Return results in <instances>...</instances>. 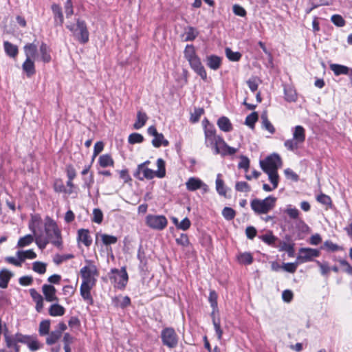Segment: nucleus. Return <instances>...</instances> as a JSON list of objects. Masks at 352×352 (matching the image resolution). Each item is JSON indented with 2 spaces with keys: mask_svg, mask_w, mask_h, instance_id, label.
Returning <instances> with one entry per match:
<instances>
[{
  "mask_svg": "<svg viewBox=\"0 0 352 352\" xmlns=\"http://www.w3.org/2000/svg\"><path fill=\"white\" fill-rule=\"evenodd\" d=\"M205 144L213 150L216 155L221 156L232 155L238 151L237 148L227 144L220 135H217L214 125H204Z\"/></svg>",
  "mask_w": 352,
  "mask_h": 352,
  "instance_id": "nucleus-1",
  "label": "nucleus"
},
{
  "mask_svg": "<svg viewBox=\"0 0 352 352\" xmlns=\"http://www.w3.org/2000/svg\"><path fill=\"white\" fill-rule=\"evenodd\" d=\"M45 236L50 240V243L59 249L63 248V240L60 230L56 223L50 217H47L44 223Z\"/></svg>",
  "mask_w": 352,
  "mask_h": 352,
  "instance_id": "nucleus-2",
  "label": "nucleus"
},
{
  "mask_svg": "<svg viewBox=\"0 0 352 352\" xmlns=\"http://www.w3.org/2000/svg\"><path fill=\"white\" fill-rule=\"evenodd\" d=\"M66 27L72 32L74 38L80 43L85 44L89 41V32L88 31L87 23L84 20L77 19L75 24H67Z\"/></svg>",
  "mask_w": 352,
  "mask_h": 352,
  "instance_id": "nucleus-3",
  "label": "nucleus"
},
{
  "mask_svg": "<svg viewBox=\"0 0 352 352\" xmlns=\"http://www.w3.org/2000/svg\"><path fill=\"white\" fill-rule=\"evenodd\" d=\"M276 200L275 197L271 195L263 199L255 198L251 201L250 206L256 214H267L275 207Z\"/></svg>",
  "mask_w": 352,
  "mask_h": 352,
  "instance_id": "nucleus-4",
  "label": "nucleus"
},
{
  "mask_svg": "<svg viewBox=\"0 0 352 352\" xmlns=\"http://www.w3.org/2000/svg\"><path fill=\"white\" fill-rule=\"evenodd\" d=\"M42 225V221L40 217L37 215L32 216L29 223V228L35 236V242L41 250H44L47 245L50 243V240L43 235L42 232H38V230Z\"/></svg>",
  "mask_w": 352,
  "mask_h": 352,
  "instance_id": "nucleus-5",
  "label": "nucleus"
},
{
  "mask_svg": "<svg viewBox=\"0 0 352 352\" xmlns=\"http://www.w3.org/2000/svg\"><path fill=\"white\" fill-rule=\"evenodd\" d=\"M86 262L87 265L80 270L82 282L96 285L99 275L98 270L91 261H86Z\"/></svg>",
  "mask_w": 352,
  "mask_h": 352,
  "instance_id": "nucleus-6",
  "label": "nucleus"
},
{
  "mask_svg": "<svg viewBox=\"0 0 352 352\" xmlns=\"http://www.w3.org/2000/svg\"><path fill=\"white\" fill-rule=\"evenodd\" d=\"M260 166L264 172L277 171L282 166V160L278 154L273 153L264 160H261Z\"/></svg>",
  "mask_w": 352,
  "mask_h": 352,
  "instance_id": "nucleus-7",
  "label": "nucleus"
},
{
  "mask_svg": "<svg viewBox=\"0 0 352 352\" xmlns=\"http://www.w3.org/2000/svg\"><path fill=\"white\" fill-rule=\"evenodd\" d=\"M145 221L147 226L156 230H164L168 224V220L164 215L148 214Z\"/></svg>",
  "mask_w": 352,
  "mask_h": 352,
  "instance_id": "nucleus-8",
  "label": "nucleus"
},
{
  "mask_svg": "<svg viewBox=\"0 0 352 352\" xmlns=\"http://www.w3.org/2000/svg\"><path fill=\"white\" fill-rule=\"evenodd\" d=\"M161 338L164 345L169 348H175L178 343V336L171 327L164 329L161 332Z\"/></svg>",
  "mask_w": 352,
  "mask_h": 352,
  "instance_id": "nucleus-9",
  "label": "nucleus"
},
{
  "mask_svg": "<svg viewBox=\"0 0 352 352\" xmlns=\"http://www.w3.org/2000/svg\"><path fill=\"white\" fill-rule=\"evenodd\" d=\"M111 272L115 274V275L111 278V280H113L115 287L120 289H123L126 287L129 279L125 267H122L121 270L113 269Z\"/></svg>",
  "mask_w": 352,
  "mask_h": 352,
  "instance_id": "nucleus-10",
  "label": "nucleus"
},
{
  "mask_svg": "<svg viewBox=\"0 0 352 352\" xmlns=\"http://www.w3.org/2000/svg\"><path fill=\"white\" fill-rule=\"evenodd\" d=\"M320 255V251L317 249L309 248H302L298 251V255L296 260L299 263H307L311 261L314 258Z\"/></svg>",
  "mask_w": 352,
  "mask_h": 352,
  "instance_id": "nucleus-11",
  "label": "nucleus"
},
{
  "mask_svg": "<svg viewBox=\"0 0 352 352\" xmlns=\"http://www.w3.org/2000/svg\"><path fill=\"white\" fill-rule=\"evenodd\" d=\"M148 134L153 136L154 138L152 140V144L155 148H159L162 146H167L169 144V142L164 138L162 133L157 132L155 126H151L147 129Z\"/></svg>",
  "mask_w": 352,
  "mask_h": 352,
  "instance_id": "nucleus-12",
  "label": "nucleus"
},
{
  "mask_svg": "<svg viewBox=\"0 0 352 352\" xmlns=\"http://www.w3.org/2000/svg\"><path fill=\"white\" fill-rule=\"evenodd\" d=\"M186 186L188 190L195 191L198 189H202L204 192H207L208 190V186L204 183L199 178L190 177L186 182Z\"/></svg>",
  "mask_w": 352,
  "mask_h": 352,
  "instance_id": "nucleus-13",
  "label": "nucleus"
},
{
  "mask_svg": "<svg viewBox=\"0 0 352 352\" xmlns=\"http://www.w3.org/2000/svg\"><path fill=\"white\" fill-rule=\"evenodd\" d=\"M134 177L140 180L152 179L156 177L155 170L148 168V167H143V165H138L136 172L134 173Z\"/></svg>",
  "mask_w": 352,
  "mask_h": 352,
  "instance_id": "nucleus-14",
  "label": "nucleus"
},
{
  "mask_svg": "<svg viewBox=\"0 0 352 352\" xmlns=\"http://www.w3.org/2000/svg\"><path fill=\"white\" fill-rule=\"evenodd\" d=\"M191 68L196 72L203 80L207 78V73L203 66L200 58L197 56L188 61Z\"/></svg>",
  "mask_w": 352,
  "mask_h": 352,
  "instance_id": "nucleus-15",
  "label": "nucleus"
},
{
  "mask_svg": "<svg viewBox=\"0 0 352 352\" xmlns=\"http://www.w3.org/2000/svg\"><path fill=\"white\" fill-rule=\"evenodd\" d=\"M96 285L82 283L80 285V296L84 300L87 301L89 305L94 302L93 298L91 294V290L95 287Z\"/></svg>",
  "mask_w": 352,
  "mask_h": 352,
  "instance_id": "nucleus-16",
  "label": "nucleus"
},
{
  "mask_svg": "<svg viewBox=\"0 0 352 352\" xmlns=\"http://www.w3.org/2000/svg\"><path fill=\"white\" fill-rule=\"evenodd\" d=\"M100 240L102 245L108 246L112 244H116L118 241V238L113 235L98 232L96 234V245L99 243Z\"/></svg>",
  "mask_w": 352,
  "mask_h": 352,
  "instance_id": "nucleus-17",
  "label": "nucleus"
},
{
  "mask_svg": "<svg viewBox=\"0 0 352 352\" xmlns=\"http://www.w3.org/2000/svg\"><path fill=\"white\" fill-rule=\"evenodd\" d=\"M51 8L54 16L55 25L62 26L64 22V16L61 7L58 4L53 3Z\"/></svg>",
  "mask_w": 352,
  "mask_h": 352,
  "instance_id": "nucleus-18",
  "label": "nucleus"
},
{
  "mask_svg": "<svg viewBox=\"0 0 352 352\" xmlns=\"http://www.w3.org/2000/svg\"><path fill=\"white\" fill-rule=\"evenodd\" d=\"M42 291L47 301L53 302L58 300L56 296V290L53 285L45 284L42 287Z\"/></svg>",
  "mask_w": 352,
  "mask_h": 352,
  "instance_id": "nucleus-19",
  "label": "nucleus"
},
{
  "mask_svg": "<svg viewBox=\"0 0 352 352\" xmlns=\"http://www.w3.org/2000/svg\"><path fill=\"white\" fill-rule=\"evenodd\" d=\"M292 138L304 144L306 138L305 129L300 125H297L292 129Z\"/></svg>",
  "mask_w": 352,
  "mask_h": 352,
  "instance_id": "nucleus-20",
  "label": "nucleus"
},
{
  "mask_svg": "<svg viewBox=\"0 0 352 352\" xmlns=\"http://www.w3.org/2000/svg\"><path fill=\"white\" fill-rule=\"evenodd\" d=\"M207 66L212 70H217L222 63V58L217 55H210L206 58Z\"/></svg>",
  "mask_w": 352,
  "mask_h": 352,
  "instance_id": "nucleus-21",
  "label": "nucleus"
},
{
  "mask_svg": "<svg viewBox=\"0 0 352 352\" xmlns=\"http://www.w3.org/2000/svg\"><path fill=\"white\" fill-rule=\"evenodd\" d=\"M30 294L36 303V310L41 312L43 308V296L34 288L30 289Z\"/></svg>",
  "mask_w": 352,
  "mask_h": 352,
  "instance_id": "nucleus-22",
  "label": "nucleus"
},
{
  "mask_svg": "<svg viewBox=\"0 0 352 352\" xmlns=\"http://www.w3.org/2000/svg\"><path fill=\"white\" fill-rule=\"evenodd\" d=\"M78 241L82 242L87 247L90 246L92 243V239L89 230L87 229L78 230Z\"/></svg>",
  "mask_w": 352,
  "mask_h": 352,
  "instance_id": "nucleus-23",
  "label": "nucleus"
},
{
  "mask_svg": "<svg viewBox=\"0 0 352 352\" xmlns=\"http://www.w3.org/2000/svg\"><path fill=\"white\" fill-rule=\"evenodd\" d=\"M13 275V273L7 269L1 270L0 271V287L2 289L7 288L8 283Z\"/></svg>",
  "mask_w": 352,
  "mask_h": 352,
  "instance_id": "nucleus-24",
  "label": "nucleus"
},
{
  "mask_svg": "<svg viewBox=\"0 0 352 352\" xmlns=\"http://www.w3.org/2000/svg\"><path fill=\"white\" fill-rule=\"evenodd\" d=\"M217 124L220 130L223 132H230L233 129L230 120L226 116L220 117L217 122Z\"/></svg>",
  "mask_w": 352,
  "mask_h": 352,
  "instance_id": "nucleus-25",
  "label": "nucleus"
},
{
  "mask_svg": "<svg viewBox=\"0 0 352 352\" xmlns=\"http://www.w3.org/2000/svg\"><path fill=\"white\" fill-rule=\"evenodd\" d=\"M302 144L303 143L293 138L288 139L284 142V146L287 150L294 153H298V151L301 148Z\"/></svg>",
  "mask_w": 352,
  "mask_h": 352,
  "instance_id": "nucleus-26",
  "label": "nucleus"
},
{
  "mask_svg": "<svg viewBox=\"0 0 352 352\" xmlns=\"http://www.w3.org/2000/svg\"><path fill=\"white\" fill-rule=\"evenodd\" d=\"M331 70L334 73L336 76L340 75H349L351 72V69L348 67L340 64H331L329 65Z\"/></svg>",
  "mask_w": 352,
  "mask_h": 352,
  "instance_id": "nucleus-27",
  "label": "nucleus"
},
{
  "mask_svg": "<svg viewBox=\"0 0 352 352\" xmlns=\"http://www.w3.org/2000/svg\"><path fill=\"white\" fill-rule=\"evenodd\" d=\"M258 237L262 241L268 245L273 248L277 247L276 241H278V237L274 236L272 231H268L266 234L261 235Z\"/></svg>",
  "mask_w": 352,
  "mask_h": 352,
  "instance_id": "nucleus-28",
  "label": "nucleus"
},
{
  "mask_svg": "<svg viewBox=\"0 0 352 352\" xmlns=\"http://www.w3.org/2000/svg\"><path fill=\"white\" fill-rule=\"evenodd\" d=\"M3 47L5 52L8 56L15 58L17 56L19 50L16 45H13L9 41H4Z\"/></svg>",
  "mask_w": 352,
  "mask_h": 352,
  "instance_id": "nucleus-29",
  "label": "nucleus"
},
{
  "mask_svg": "<svg viewBox=\"0 0 352 352\" xmlns=\"http://www.w3.org/2000/svg\"><path fill=\"white\" fill-rule=\"evenodd\" d=\"M24 52L26 56V58L28 59H34L37 53V46L34 43H28L24 47Z\"/></svg>",
  "mask_w": 352,
  "mask_h": 352,
  "instance_id": "nucleus-30",
  "label": "nucleus"
},
{
  "mask_svg": "<svg viewBox=\"0 0 352 352\" xmlns=\"http://www.w3.org/2000/svg\"><path fill=\"white\" fill-rule=\"evenodd\" d=\"M285 99L287 102H295L297 100V94L293 87L286 85L284 87Z\"/></svg>",
  "mask_w": 352,
  "mask_h": 352,
  "instance_id": "nucleus-31",
  "label": "nucleus"
},
{
  "mask_svg": "<svg viewBox=\"0 0 352 352\" xmlns=\"http://www.w3.org/2000/svg\"><path fill=\"white\" fill-rule=\"evenodd\" d=\"M148 120V116L146 113L139 111L137 113V119L133 124V127L135 129H140L144 126Z\"/></svg>",
  "mask_w": 352,
  "mask_h": 352,
  "instance_id": "nucleus-32",
  "label": "nucleus"
},
{
  "mask_svg": "<svg viewBox=\"0 0 352 352\" xmlns=\"http://www.w3.org/2000/svg\"><path fill=\"white\" fill-rule=\"evenodd\" d=\"M236 259L241 265H250L253 262V257L250 252H241L237 254Z\"/></svg>",
  "mask_w": 352,
  "mask_h": 352,
  "instance_id": "nucleus-33",
  "label": "nucleus"
},
{
  "mask_svg": "<svg viewBox=\"0 0 352 352\" xmlns=\"http://www.w3.org/2000/svg\"><path fill=\"white\" fill-rule=\"evenodd\" d=\"M22 68L28 76H31L35 74V67L32 59L26 58L22 65Z\"/></svg>",
  "mask_w": 352,
  "mask_h": 352,
  "instance_id": "nucleus-34",
  "label": "nucleus"
},
{
  "mask_svg": "<svg viewBox=\"0 0 352 352\" xmlns=\"http://www.w3.org/2000/svg\"><path fill=\"white\" fill-rule=\"evenodd\" d=\"M113 303L116 307H120L124 308L129 305L131 300L128 296H115L112 298Z\"/></svg>",
  "mask_w": 352,
  "mask_h": 352,
  "instance_id": "nucleus-35",
  "label": "nucleus"
},
{
  "mask_svg": "<svg viewBox=\"0 0 352 352\" xmlns=\"http://www.w3.org/2000/svg\"><path fill=\"white\" fill-rule=\"evenodd\" d=\"M98 163L101 167L106 168L108 166H113L114 161L110 155L104 154L99 157Z\"/></svg>",
  "mask_w": 352,
  "mask_h": 352,
  "instance_id": "nucleus-36",
  "label": "nucleus"
},
{
  "mask_svg": "<svg viewBox=\"0 0 352 352\" xmlns=\"http://www.w3.org/2000/svg\"><path fill=\"white\" fill-rule=\"evenodd\" d=\"M16 256L21 261L23 262L25 259H34L36 258V254L32 250L26 251H18Z\"/></svg>",
  "mask_w": 352,
  "mask_h": 352,
  "instance_id": "nucleus-37",
  "label": "nucleus"
},
{
  "mask_svg": "<svg viewBox=\"0 0 352 352\" xmlns=\"http://www.w3.org/2000/svg\"><path fill=\"white\" fill-rule=\"evenodd\" d=\"M157 170H155L156 177L158 178H163L166 175V164L164 160L159 158L157 160Z\"/></svg>",
  "mask_w": 352,
  "mask_h": 352,
  "instance_id": "nucleus-38",
  "label": "nucleus"
},
{
  "mask_svg": "<svg viewBox=\"0 0 352 352\" xmlns=\"http://www.w3.org/2000/svg\"><path fill=\"white\" fill-rule=\"evenodd\" d=\"M199 32L193 27H188L184 34L185 41H192L198 36Z\"/></svg>",
  "mask_w": 352,
  "mask_h": 352,
  "instance_id": "nucleus-39",
  "label": "nucleus"
},
{
  "mask_svg": "<svg viewBox=\"0 0 352 352\" xmlns=\"http://www.w3.org/2000/svg\"><path fill=\"white\" fill-rule=\"evenodd\" d=\"M65 311V308L58 304H53L49 309V314L52 316H61L64 315Z\"/></svg>",
  "mask_w": 352,
  "mask_h": 352,
  "instance_id": "nucleus-40",
  "label": "nucleus"
},
{
  "mask_svg": "<svg viewBox=\"0 0 352 352\" xmlns=\"http://www.w3.org/2000/svg\"><path fill=\"white\" fill-rule=\"evenodd\" d=\"M262 120V127L270 132L271 134H274L275 133V128L273 124L268 120L267 115L266 113H264L261 115Z\"/></svg>",
  "mask_w": 352,
  "mask_h": 352,
  "instance_id": "nucleus-41",
  "label": "nucleus"
},
{
  "mask_svg": "<svg viewBox=\"0 0 352 352\" xmlns=\"http://www.w3.org/2000/svg\"><path fill=\"white\" fill-rule=\"evenodd\" d=\"M39 51L41 53V58L44 63H48L51 60V56L47 45L44 43L40 45Z\"/></svg>",
  "mask_w": 352,
  "mask_h": 352,
  "instance_id": "nucleus-42",
  "label": "nucleus"
},
{
  "mask_svg": "<svg viewBox=\"0 0 352 352\" xmlns=\"http://www.w3.org/2000/svg\"><path fill=\"white\" fill-rule=\"evenodd\" d=\"M216 190L220 195L226 196V190L224 185V182L221 179V175L218 174L216 179Z\"/></svg>",
  "mask_w": 352,
  "mask_h": 352,
  "instance_id": "nucleus-43",
  "label": "nucleus"
},
{
  "mask_svg": "<svg viewBox=\"0 0 352 352\" xmlns=\"http://www.w3.org/2000/svg\"><path fill=\"white\" fill-rule=\"evenodd\" d=\"M285 212L289 217L290 219L294 220H298L300 215V211L292 205H287Z\"/></svg>",
  "mask_w": 352,
  "mask_h": 352,
  "instance_id": "nucleus-44",
  "label": "nucleus"
},
{
  "mask_svg": "<svg viewBox=\"0 0 352 352\" xmlns=\"http://www.w3.org/2000/svg\"><path fill=\"white\" fill-rule=\"evenodd\" d=\"M226 57L231 61H239L241 58V54L239 52H233L230 48H226Z\"/></svg>",
  "mask_w": 352,
  "mask_h": 352,
  "instance_id": "nucleus-45",
  "label": "nucleus"
},
{
  "mask_svg": "<svg viewBox=\"0 0 352 352\" xmlns=\"http://www.w3.org/2000/svg\"><path fill=\"white\" fill-rule=\"evenodd\" d=\"M50 329V321L45 320L40 322L38 332L41 336H45L49 334Z\"/></svg>",
  "mask_w": 352,
  "mask_h": 352,
  "instance_id": "nucleus-46",
  "label": "nucleus"
},
{
  "mask_svg": "<svg viewBox=\"0 0 352 352\" xmlns=\"http://www.w3.org/2000/svg\"><path fill=\"white\" fill-rule=\"evenodd\" d=\"M34 241V236L31 234H27L23 237H21L17 243V246L23 248L29 245Z\"/></svg>",
  "mask_w": 352,
  "mask_h": 352,
  "instance_id": "nucleus-47",
  "label": "nucleus"
},
{
  "mask_svg": "<svg viewBox=\"0 0 352 352\" xmlns=\"http://www.w3.org/2000/svg\"><path fill=\"white\" fill-rule=\"evenodd\" d=\"M258 118V113L256 112H252L246 117L245 124L250 128H254Z\"/></svg>",
  "mask_w": 352,
  "mask_h": 352,
  "instance_id": "nucleus-48",
  "label": "nucleus"
},
{
  "mask_svg": "<svg viewBox=\"0 0 352 352\" xmlns=\"http://www.w3.org/2000/svg\"><path fill=\"white\" fill-rule=\"evenodd\" d=\"M184 56L188 60V61L194 58V57H197L195 47L192 45H187L184 50Z\"/></svg>",
  "mask_w": 352,
  "mask_h": 352,
  "instance_id": "nucleus-49",
  "label": "nucleus"
},
{
  "mask_svg": "<svg viewBox=\"0 0 352 352\" xmlns=\"http://www.w3.org/2000/svg\"><path fill=\"white\" fill-rule=\"evenodd\" d=\"M246 82L251 91L254 92L258 89L260 79L256 76H252Z\"/></svg>",
  "mask_w": 352,
  "mask_h": 352,
  "instance_id": "nucleus-50",
  "label": "nucleus"
},
{
  "mask_svg": "<svg viewBox=\"0 0 352 352\" xmlns=\"http://www.w3.org/2000/svg\"><path fill=\"white\" fill-rule=\"evenodd\" d=\"M61 334L60 331H56V330L52 331L48 337L46 339V343L49 345H52L56 343L58 340L61 337Z\"/></svg>",
  "mask_w": 352,
  "mask_h": 352,
  "instance_id": "nucleus-51",
  "label": "nucleus"
},
{
  "mask_svg": "<svg viewBox=\"0 0 352 352\" xmlns=\"http://www.w3.org/2000/svg\"><path fill=\"white\" fill-rule=\"evenodd\" d=\"M32 270L39 274H43L46 272V264L43 262L35 261L32 263Z\"/></svg>",
  "mask_w": 352,
  "mask_h": 352,
  "instance_id": "nucleus-52",
  "label": "nucleus"
},
{
  "mask_svg": "<svg viewBox=\"0 0 352 352\" xmlns=\"http://www.w3.org/2000/svg\"><path fill=\"white\" fill-rule=\"evenodd\" d=\"M267 174L269 180L273 186V188H276L278 184L279 177L277 171L265 172Z\"/></svg>",
  "mask_w": 352,
  "mask_h": 352,
  "instance_id": "nucleus-53",
  "label": "nucleus"
},
{
  "mask_svg": "<svg viewBox=\"0 0 352 352\" xmlns=\"http://www.w3.org/2000/svg\"><path fill=\"white\" fill-rule=\"evenodd\" d=\"M324 248L326 249L327 251L330 252H336V251H340L343 250V248L341 246H339L338 245L333 243L331 241H326L324 243Z\"/></svg>",
  "mask_w": 352,
  "mask_h": 352,
  "instance_id": "nucleus-54",
  "label": "nucleus"
},
{
  "mask_svg": "<svg viewBox=\"0 0 352 352\" xmlns=\"http://www.w3.org/2000/svg\"><path fill=\"white\" fill-rule=\"evenodd\" d=\"M280 251H285L288 254V256L290 257L294 256V245L287 243L286 242H282L280 243Z\"/></svg>",
  "mask_w": 352,
  "mask_h": 352,
  "instance_id": "nucleus-55",
  "label": "nucleus"
},
{
  "mask_svg": "<svg viewBox=\"0 0 352 352\" xmlns=\"http://www.w3.org/2000/svg\"><path fill=\"white\" fill-rule=\"evenodd\" d=\"M222 215L228 221L232 220L236 215V212L232 208L225 207L222 210Z\"/></svg>",
  "mask_w": 352,
  "mask_h": 352,
  "instance_id": "nucleus-56",
  "label": "nucleus"
},
{
  "mask_svg": "<svg viewBox=\"0 0 352 352\" xmlns=\"http://www.w3.org/2000/svg\"><path fill=\"white\" fill-rule=\"evenodd\" d=\"M299 263L296 260L294 263H285L282 265V269L289 273H294L296 271Z\"/></svg>",
  "mask_w": 352,
  "mask_h": 352,
  "instance_id": "nucleus-57",
  "label": "nucleus"
},
{
  "mask_svg": "<svg viewBox=\"0 0 352 352\" xmlns=\"http://www.w3.org/2000/svg\"><path fill=\"white\" fill-rule=\"evenodd\" d=\"M144 140L143 136L138 133H133L129 135L128 141L130 144H134L141 143Z\"/></svg>",
  "mask_w": 352,
  "mask_h": 352,
  "instance_id": "nucleus-58",
  "label": "nucleus"
},
{
  "mask_svg": "<svg viewBox=\"0 0 352 352\" xmlns=\"http://www.w3.org/2000/svg\"><path fill=\"white\" fill-rule=\"evenodd\" d=\"M103 219V214L100 209L94 208L93 210V218L92 221L100 224L102 223Z\"/></svg>",
  "mask_w": 352,
  "mask_h": 352,
  "instance_id": "nucleus-59",
  "label": "nucleus"
},
{
  "mask_svg": "<svg viewBox=\"0 0 352 352\" xmlns=\"http://www.w3.org/2000/svg\"><path fill=\"white\" fill-rule=\"evenodd\" d=\"M83 186L84 188H87L89 193H90V189L94 183V175L92 173L89 175V177H85L83 178Z\"/></svg>",
  "mask_w": 352,
  "mask_h": 352,
  "instance_id": "nucleus-60",
  "label": "nucleus"
},
{
  "mask_svg": "<svg viewBox=\"0 0 352 352\" xmlns=\"http://www.w3.org/2000/svg\"><path fill=\"white\" fill-rule=\"evenodd\" d=\"M74 256L72 254H56L53 261L56 265H59L63 261L72 258Z\"/></svg>",
  "mask_w": 352,
  "mask_h": 352,
  "instance_id": "nucleus-61",
  "label": "nucleus"
},
{
  "mask_svg": "<svg viewBox=\"0 0 352 352\" xmlns=\"http://www.w3.org/2000/svg\"><path fill=\"white\" fill-rule=\"evenodd\" d=\"M331 22L338 27H343L345 25V20L341 15L334 14L331 16Z\"/></svg>",
  "mask_w": 352,
  "mask_h": 352,
  "instance_id": "nucleus-62",
  "label": "nucleus"
},
{
  "mask_svg": "<svg viewBox=\"0 0 352 352\" xmlns=\"http://www.w3.org/2000/svg\"><path fill=\"white\" fill-rule=\"evenodd\" d=\"M64 9H65V13L67 18H69L73 15L74 7H73V3L72 2V0L66 1L65 6H64Z\"/></svg>",
  "mask_w": 352,
  "mask_h": 352,
  "instance_id": "nucleus-63",
  "label": "nucleus"
},
{
  "mask_svg": "<svg viewBox=\"0 0 352 352\" xmlns=\"http://www.w3.org/2000/svg\"><path fill=\"white\" fill-rule=\"evenodd\" d=\"M54 189L56 192L67 193V188H65L61 179H56L54 184Z\"/></svg>",
  "mask_w": 352,
  "mask_h": 352,
  "instance_id": "nucleus-64",
  "label": "nucleus"
}]
</instances>
